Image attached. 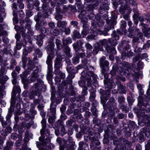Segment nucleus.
I'll use <instances>...</instances> for the list:
<instances>
[{
    "label": "nucleus",
    "instance_id": "1",
    "mask_svg": "<svg viewBox=\"0 0 150 150\" xmlns=\"http://www.w3.org/2000/svg\"><path fill=\"white\" fill-rule=\"evenodd\" d=\"M22 61L23 62L22 67L24 69H25L26 66L27 61L28 62L27 65V72L28 73L33 70V68L35 67L34 64V62L30 58H27L25 56H23Z\"/></svg>",
    "mask_w": 150,
    "mask_h": 150
},
{
    "label": "nucleus",
    "instance_id": "2",
    "mask_svg": "<svg viewBox=\"0 0 150 150\" xmlns=\"http://www.w3.org/2000/svg\"><path fill=\"white\" fill-rule=\"evenodd\" d=\"M39 68L37 66H35L33 68L34 71L31 74V76L29 78L28 77V81L29 83H31L33 82H35L36 80L38 81L39 80H41L38 78L39 75L38 74L39 71Z\"/></svg>",
    "mask_w": 150,
    "mask_h": 150
},
{
    "label": "nucleus",
    "instance_id": "3",
    "mask_svg": "<svg viewBox=\"0 0 150 150\" xmlns=\"http://www.w3.org/2000/svg\"><path fill=\"white\" fill-rule=\"evenodd\" d=\"M82 76L86 80H88L89 83H91V78L92 77L93 79L96 80L98 78L97 75L95 74L93 72L91 71L87 72L86 71H83L81 73Z\"/></svg>",
    "mask_w": 150,
    "mask_h": 150
},
{
    "label": "nucleus",
    "instance_id": "4",
    "mask_svg": "<svg viewBox=\"0 0 150 150\" xmlns=\"http://www.w3.org/2000/svg\"><path fill=\"white\" fill-rule=\"evenodd\" d=\"M52 105V103L51 104L50 109L48 111L49 113H51V115L49 116L48 119V122L50 124L54 122V120L56 119V107Z\"/></svg>",
    "mask_w": 150,
    "mask_h": 150
},
{
    "label": "nucleus",
    "instance_id": "5",
    "mask_svg": "<svg viewBox=\"0 0 150 150\" xmlns=\"http://www.w3.org/2000/svg\"><path fill=\"white\" fill-rule=\"evenodd\" d=\"M108 44V41H107L106 39H104L102 40H100L99 41L98 45L99 47H103V46H106V50L108 52L115 54L116 52L115 48L114 47H112V48L111 50H110L109 47L107 46Z\"/></svg>",
    "mask_w": 150,
    "mask_h": 150
},
{
    "label": "nucleus",
    "instance_id": "6",
    "mask_svg": "<svg viewBox=\"0 0 150 150\" xmlns=\"http://www.w3.org/2000/svg\"><path fill=\"white\" fill-rule=\"evenodd\" d=\"M107 24L105 26V29L106 31H108L112 28H114V25L116 24V21L114 19L106 20Z\"/></svg>",
    "mask_w": 150,
    "mask_h": 150
},
{
    "label": "nucleus",
    "instance_id": "7",
    "mask_svg": "<svg viewBox=\"0 0 150 150\" xmlns=\"http://www.w3.org/2000/svg\"><path fill=\"white\" fill-rule=\"evenodd\" d=\"M105 57H102L100 59V67L102 68V70L107 71L108 69L109 63L107 60H105Z\"/></svg>",
    "mask_w": 150,
    "mask_h": 150
},
{
    "label": "nucleus",
    "instance_id": "8",
    "mask_svg": "<svg viewBox=\"0 0 150 150\" xmlns=\"http://www.w3.org/2000/svg\"><path fill=\"white\" fill-rule=\"evenodd\" d=\"M103 50V48L102 47H99L98 45L94 47L92 51L91 52L87 51V56L90 57L93 55H95L97 54L99 50L102 51Z\"/></svg>",
    "mask_w": 150,
    "mask_h": 150
},
{
    "label": "nucleus",
    "instance_id": "9",
    "mask_svg": "<svg viewBox=\"0 0 150 150\" xmlns=\"http://www.w3.org/2000/svg\"><path fill=\"white\" fill-rule=\"evenodd\" d=\"M72 140L71 137H69V140L65 142V146L67 148V150H73V147L74 145V142Z\"/></svg>",
    "mask_w": 150,
    "mask_h": 150
},
{
    "label": "nucleus",
    "instance_id": "10",
    "mask_svg": "<svg viewBox=\"0 0 150 150\" xmlns=\"http://www.w3.org/2000/svg\"><path fill=\"white\" fill-rule=\"evenodd\" d=\"M62 57H59L56 58L54 61V68H61L62 66Z\"/></svg>",
    "mask_w": 150,
    "mask_h": 150
},
{
    "label": "nucleus",
    "instance_id": "11",
    "mask_svg": "<svg viewBox=\"0 0 150 150\" xmlns=\"http://www.w3.org/2000/svg\"><path fill=\"white\" fill-rule=\"evenodd\" d=\"M113 83V81L112 80H109L106 82H104L105 87L106 88H108L106 90V93H107L109 95L110 94V90L111 89Z\"/></svg>",
    "mask_w": 150,
    "mask_h": 150
},
{
    "label": "nucleus",
    "instance_id": "12",
    "mask_svg": "<svg viewBox=\"0 0 150 150\" xmlns=\"http://www.w3.org/2000/svg\"><path fill=\"white\" fill-rule=\"evenodd\" d=\"M67 84V81L66 80H63L62 82V84H60L59 85V86L58 87V93H59V94L60 95H63L62 94V92H63L64 90V87L65 86L66 87V88H67V87L66 86Z\"/></svg>",
    "mask_w": 150,
    "mask_h": 150
},
{
    "label": "nucleus",
    "instance_id": "13",
    "mask_svg": "<svg viewBox=\"0 0 150 150\" xmlns=\"http://www.w3.org/2000/svg\"><path fill=\"white\" fill-rule=\"evenodd\" d=\"M41 93V91H37L35 90H33L29 95V98L30 99H33L34 98L35 96L40 98L42 97Z\"/></svg>",
    "mask_w": 150,
    "mask_h": 150
},
{
    "label": "nucleus",
    "instance_id": "14",
    "mask_svg": "<svg viewBox=\"0 0 150 150\" xmlns=\"http://www.w3.org/2000/svg\"><path fill=\"white\" fill-rule=\"evenodd\" d=\"M41 93V91H37L35 90H33L29 95V98L30 99H33L34 98L35 96L40 98L42 97Z\"/></svg>",
    "mask_w": 150,
    "mask_h": 150
},
{
    "label": "nucleus",
    "instance_id": "15",
    "mask_svg": "<svg viewBox=\"0 0 150 150\" xmlns=\"http://www.w3.org/2000/svg\"><path fill=\"white\" fill-rule=\"evenodd\" d=\"M0 83L1 84L0 86V98H2L5 94V92L4 91V90L5 88L4 81L2 79H0Z\"/></svg>",
    "mask_w": 150,
    "mask_h": 150
},
{
    "label": "nucleus",
    "instance_id": "16",
    "mask_svg": "<svg viewBox=\"0 0 150 150\" xmlns=\"http://www.w3.org/2000/svg\"><path fill=\"white\" fill-rule=\"evenodd\" d=\"M43 84V81L41 80H39L37 82L35 83L32 87L33 90L37 91H41L40 89V85H42Z\"/></svg>",
    "mask_w": 150,
    "mask_h": 150
},
{
    "label": "nucleus",
    "instance_id": "17",
    "mask_svg": "<svg viewBox=\"0 0 150 150\" xmlns=\"http://www.w3.org/2000/svg\"><path fill=\"white\" fill-rule=\"evenodd\" d=\"M13 84L14 85L13 87V92L18 91L20 90L19 86L18 85V82L16 78L13 79L12 80Z\"/></svg>",
    "mask_w": 150,
    "mask_h": 150
},
{
    "label": "nucleus",
    "instance_id": "18",
    "mask_svg": "<svg viewBox=\"0 0 150 150\" xmlns=\"http://www.w3.org/2000/svg\"><path fill=\"white\" fill-rule=\"evenodd\" d=\"M36 107L35 105L32 103L30 105V113L32 114V116L31 118L32 119L34 118V115L37 114L36 111L34 109Z\"/></svg>",
    "mask_w": 150,
    "mask_h": 150
},
{
    "label": "nucleus",
    "instance_id": "19",
    "mask_svg": "<svg viewBox=\"0 0 150 150\" xmlns=\"http://www.w3.org/2000/svg\"><path fill=\"white\" fill-rule=\"evenodd\" d=\"M42 129L40 131L41 135H44L45 133V130L47 126L46 121L45 119H42L41 122Z\"/></svg>",
    "mask_w": 150,
    "mask_h": 150
},
{
    "label": "nucleus",
    "instance_id": "20",
    "mask_svg": "<svg viewBox=\"0 0 150 150\" xmlns=\"http://www.w3.org/2000/svg\"><path fill=\"white\" fill-rule=\"evenodd\" d=\"M117 84L118 85V89L122 93H125L127 91L125 86H123L121 84L120 82L117 81L116 82Z\"/></svg>",
    "mask_w": 150,
    "mask_h": 150
},
{
    "label": "nucleus",
    "instance_id": "21",
    "mask_svg": "<svg viewBox=\"0 0 150 150\" xmlns=\"http://www.w3.org/2000/svg\"><path fill=\"white\" fill-rule=\"evenodd\" d=\"M118 140L120 142H121L120 144L125 145L128 147H129L131 144L130 142H129L127 139L124 138H120Z\"/></svg>",
    "mask_w": 150,
    "mask_h": 150
},
{
    "label": "nucleus",
    "instance_id": "22",
    "mask_svg": "<svg viewBox=\"0 0 150 150\" xmlns=\"http://www.w3.org/2000/svg\"><path fill=\"white\" fill-rule=\"evenodd\" d=\"M0 121L1 122V124L3 127L5 128L7 125H10L11 124V120H8L4 121L1 118L0 119Z\"/></svg>",
    "mask_w": 150,
    "mask_h": 150
},
{
    "label": "nucleus",
    "instance_id": "23",
    "mask_svg": "<svg viewBox=\"0 0 150 150\" xmlns=\"http://www.w3.org/2000/svg\"><path fill=\"white\" fill-rule=\"evenodd\" d=\"M121 29L122 31V33L123 34H125L126 33V30L125 28L127 26V23L126 21H122L121 22Z\"/></svg>",
    "mask_w": 150,
    "mask_h": 150
},
{
    "label": "nucleus",
    "instance_id": "24",
    "mask_svg": "<svg viewBox=\"0 0 150 150\" xmlns=\"http://www.w3.org/2000/svg\"><path fill=\"white\" fill-rule=\"evenodd\" d=\"M54 49V47L53 44H49L47 47V52L49 54H52L53 53V50Z\"/></svg>",
    "mask_w": 150,
    "mask_h": 150
},
{
    "label": "nucleus",
    "instance_id": "25",
    "mask_svg": "<svg viewBox=\"0 0 150 150\" xmlns=\"http://www.w3.org/2000/svg\"><path fill=\"white\" fill-rule=\"evenodd\" d=\"M67 23L65 21H59L57 22V26L59 28H64L66 26Z\"/></svg>",
    "mask_w": 150,
    "mask_h": 150
},
{
    "label": "nucleus",
    "instance_id": "26",
    "mask_svg": "<svg viewBox=\"0 0 150 150\" xmlns=\"http://www.w3.org/2000/svg\"><path fill=\"white\" fill-rule=\"evenodd\" d=\"M108 43L110 44L112 46H115L117 44V41L115 38L109 39L108 41Z\"/></svg>",
    "mask_w": 150,
    "mask_h": 150
},
{
    "label": "nucleus",
    "instance_id": "27",
    "mask_svg": "<svg viewBox=\"0 0 150 150\" xmlns=\"http://www.w3.org/2000/svg\"><path fill=\"white\" fill-rule=\"evenodd\" d=\"M133 11L134 13V14L133 16V19L135 23L137 25L138 23L137 19L138 18V12L136 9H134Z\"/></svg>",
    "mask_w": 150,
    "mask_h": 150
},
{
    "label": "nucleus",
    "instance_id": "28",
    "mask_svg": "<svg viewBox=\"0 0 150 150\" xmlns=\"http://www.w3.org/2000/svg\"><path fill=\"white\" fill-rule=\"evenodd\" d=\"M119 106L120 108L122 110V111H124L125 112L128 111V108L127 106V105L125 104V103L121 104H119Z\"/></svg>",
    "mask_w": 150,
    "mask_h": 150
},
{
    "label": "nucleus",
    "instance_id": "29",
    "mask_svg": "<svg viewBox=\"0 0 150 150\" xmlns=\"http://www.w3.org/2000/svg\"><path fill=\"white\" fill-rule=\"evenodd\" d=\"M108 107L111 110H113L117 108V103L115 102L108 104Z\"/></svg>",
    "mask_w": 150,
    "mask_h": 150
},
{
    "label": "nucleus",
    "instance_id": "30",
    "mask_svg": "<svg viewBox=\"0 0 150 150\" xmlns=\"http://www.w3.org/2000/svg\"><path fill=\"white\" fill-rule=\"evenodd\" d=\"M13 144L12 142H8L6 143V146L4 148V150H9L13 146Z\"/></svg>",
    "mask_w": 150,
    "mask_h": 150
},
{
    "label": "nucleus",
    "instance_id": "31",
    "mask_svg": "<svg viewBox=\"0 0 150 150\" xmlns=\"http://www.w3.org/2000/svg\"><path fill=\"white\" fill-rule=\"evenodd\" d=\"M33 121H30L29 122L26 123H23L22 124L23 127V128L26 127L27 128H29L31 126L33 125Z\"/></svg>",
    "mask_w": 150,
    "mask_h": 150
},
{
    "label": "nucleus",
    "instance_id": "32",
    "mask_svg": "<svg viewBox=\"0 0 150 150\" xmlns=\"http://www.w3.org/2000/svg\"><path fill=\"white\" fill-rule=\"evenodd\" d=\"M70 49L67 46L65 47L64 48V52L66 53L67 55L69 57H71V55L70 54Z\"/></svg>",
    "mask_w": 150,
    "mask_h": 150
},
{
    "label": "nucleus",
    "instance_id": "33",
    "mask_svg": "<svg viewBox=\"0 0 150 150\" xmlns=\"http://www.w3.org/2000/svg\"><path fill=\"white\" fill-rule=\"evenodd\" d=\"M51 138L50 136L47 137L45 139H44L41 143L42 144L43 146H45L47 144L49 143L50 142Z\"/></svg>",
    "mask_w": 150,
    "mask_h": 150
},
{
    "label": "nucleus",
    "instance_id": "34",
    "mask_svg": "<svg viewBox=\"0 0 150 150\" xmlns=\"http://www.w3.org/2000/svg\"><path fill=\"white\" fill-rule=\"evenodd\" d=\"M55 43L58 49H60L62 47V42L60 40L57 39L56 40Z\"/></svg>",
    "mask_w": 150,
    "mask_h": 150
},
{
    "label": "nucleus",
    "instance_id": "35",
    "mask_svg": "<svg viewBox=\"0 0 150 150\" xmlns=\"http://www.w3.org/2000/svg\"><path fill=\"white\" fill-rule=\"evenodd\" d=\"M42 37V36H40L38 38L37 43L39 46L42 45L43 44Z\"/></svg>",
    "mask_w": 150,
    "mask_h": 150
},
{
    "label": "nucleus",
    "instance_id": "36",
    "mask_svg": "<svg viewBox=\"0 0 150 150\" xmlns=\"http://www.w3.org/2000/svg\"><path fill=\"white\" fill-rule=\"evenodd\" d=\"M148 104V102L147 100L143 101L142 100H138V104L139 105L141 106H146V105Z\"/></svg>",
    "mask_w": 150,
    "mask_h": 150
},
{
    "label": "nucleus",
    "instance_id": "37",
    "mask_svg": "<svg viewBox=\"0 0 150 150\" xmlns=\"http://www.w3.org/2000/svg\"><path fill=\"white\" fill-rule=\"evenodd\" d=\"M52 57L50 54H49L47 57L46 63L47 64H52Z\"/></svg>",
    "mask_w": 150,
    "mask_h": 150
},
{
    "label": "nucleus",
    "instance_id": "38",
    "mask_svg": "<svg viewBox=\"0 0 150 150\" xmlns=\"http://www.w3.org/2000/svg\"><path fill=\"white\" fill-rule=\"evenodd\" d=\"M91 111L92 112L93 115L96 117H97L98 115L97 114V111L96 107L94 106H93L91 108Z\"/></svg>",
    "mask_w": 150,
    "mask_h": 150
},
{
    "label": "nucleus",
    "instance_id": "39",
    "mask_svg": "<svg viewBox=\"0 0 150 150\" xmlns=\"http://www.w3.org/2000/svg\"><path fill=\"white\" fill-rule=\"evenodd\" d=\"M95 97L96 95L95 92L93 91L91 92L90 96L89 97L90 101H94Z\"/></svg>",
    "mask_w": 150,
    "mask_h": 150
},
{
    "label": "nucleus",
    "instance_id": "40",
    "mask_svg": "<svg viewBox=\"0 0 150 150\" xmlns=\"http://www.w3.org/2000/svg\"><path fill=\"white\" fill-rule=\"evenodd\" d=\"M73 46L76 51V52L79 51L80 49V47L78 43L77 42L73 44Z\"/></svg>",
    "mask_w": 150,
    "mask_h": 150
},
{
    "label": "nucleus",
    "instance_id": "41",
    "mask_svg": "<svg viewBox=\"0 0 150 150\" xmlns=\"http://www.w3.org/2000/svg\"><path fill=\"white\" fill-rule=\"evenodd\" d=\"M42 97H42L40 98L38 97V99H34L33 100L34 103H33L36 105L37 104H39L41 102Z\"/></svg>",
    "mask_w": 150,
    "mask_h": 150
},
{
    "label": "nucleus",
    "instance_id": "42",
    "mask_svg": "<svg viewBox=\"0 0 150 150\" xmlns=\"http://www.w3.org/2000/svg\"><path fill=\"white\" fill-rule=\"evenodd\" d=\"M144 120L145 122L147 124H149L150 121V116L147 115H145L144 117Z\"/></svg>",
    "mask_w": 150,
    "mask_h": 150
},
{
    "label": "nucleus",
    "instance_id": "43",
    "mask_svg": "<svg viewBox=\"0 0 150 150\" xmlns=\"http://www.w3.org/2000/svg\"><path fill=\"white\" fill-rule=\"evenodd\" d=\"M85 47L87 51L89 52L90 51H91L93 48L92 46L89 43H87L85 45Z\"/></svg>",
    "mask_w": 150,
    "mask_h": 150
},
{
    "label": "nucleus",
    "instance_id": "44",
    "mask_svg": "<svg viewBox=\"0 0 150 150\" xmlns=\"http://www.w3.org/2000/svg\"><path fill=\"white\" fill-rule=\"evenodd\" d=\"M76 54L77 57L79 58H83L85 56V54L84 52L79 53V51L76 52Z\"/></svg>",
    "mask_w": 150,
    "mask_h": 150
},
{
    "label": "nucleus",
    "instance_id": "45",
    "mask_svg": "<svg viewBox=\"0 0 150 150\" xmlns=\"http://www.w3.org/2000/svg\"><path fill=\"white\" fill-rule=\"evenodd\" d=\"M125 99L122 96H119L118 98V101L119 103V104L124 103H125Z\"/></svg>",
    "mask_w": 150,
    "mask_h": 150
},
{
    "label": "nucleus",
    "instance_id": "46",
    "mask_svg": "<svg viewBox=\"0 0 150 150\" xmlns=\"http://www.w3.org/2000/svg\"><path fill=\"white\" fill-rule=\"evenodd\" d=\"M11 64L10 67L13 69L14 67V66L17 64V62L16 60L13 58H12L11 60Z\"/></svg>",
    "mask_w": 150,
    "mask_h": 150
},
{
    "label": "nucleus",
    "instance_id": "47",
    "mask_svg": "<svg viewBox=\"0 0 150 150\" xmlns=\"http://www.w3.org/2000/svg\"><path fill=\"white\" fill-rule=\"evenodd\" d=\"M105 71L102 70V72L104 74L103 75L104 78V82H105L108 80V79L109 77V74L107 73H105Z\"/></svg>",
    "mask_w": 150,
    "mask_h": 150
},
{
    "label": "nucleus",
    "instance_id": "48",
    "mask_svg": "<svg viewBox=\"0 0 150 150\" xmlns=\"http://www.w3.org/2000/svg\"><path fill=\"white\" fill-rule=\"evenodd\" d=\"M78 57H74L72 58L73 63L74 64H76L79 63V59Z\"/></svg>",
    "mask_w": 150,
    "mask_h": 150
},
{
    "label": "nucleus",
    "instance_id": "49",
    "mask_svg": "<svg viewBox=\"0 0 150 150\" xmlns=\"http://www.w3.org/2000/svg\"><path fill=\"white\" fill-rule=\"evenodd\" d=\"M42 25V24L41 21L37 22L36 24V29L37 30H39L40 29V27Z\"/></svg>",
    "mask_w": 150,
    "mask_h": 150
},
{
    "label": "nucleus",
    "instance_id": "50",
    "mask_svg": "<svg viewBox=\"0 0 150 150\" xmlns=\"http://www.w3.org/2000/svg\"><path fill=\"white\" fill-rule=\"evenodd\" d=\"M35 53L38 55V57L39 58L41 57L42 56V52L39 49L37 48L35 50Z\"/></svg>",
    "mask_w": 150,
    "mask_h": 150
},
{
    "label": "nucleus",
    "instance_id": "51",
    "mask_svg": "<svg viewBox=\"0 0 150 150\" xmlns=\"http://www.w3.org/2000/svg\"><path fill=\"white\" fill-rule=\"evenodd\" d=\"M72 64L67 65V70L68 73H71L73 70Z\"/></svg>",
    "mask_w": 150,
    "mask_h": 150
},
{
    "label": "nucleus",
    "instance_id": "52",
    "mask_svg": "<svg viewBox=\"0 0 150 150\" xmlns=\"http://www.w3.org/2000/svg\"><path fill=\"white\" fill-rule=\"evenodd\" d=\"M15 96V95H13L11 96V105H15L16 103Z\"/></svg>",
    "mask_w": 150,
    "mask_h": 150
},
{
    "label": "nucleus",
    "instance_id": "53",
    "mask_svg": "<svg viewBox=\"0 0 150 150\" xmlns=\"http://www.w3.org/2000/svg\"><path fill=\"white\" fill-rule=\"evenodd\" d=\"M22 81L24 85H27L29 83L28 81V79H27L26 77H23L22 78Z\"/></svg>",
    "mask_w": 150,
    "mask_h": 150
},
{
    "label": "nucleus",
    "instance_id": "54",
    "mask_svg": "<svg viewBox=\"0 0 150 150\" xmlns=\"http://www.w3.org/2000/svg\"><path fill=\"white\" fill-rule=\"evenodd\" d=\"M41 1L43 3V4L42 5V8L44 11L46 10V8L47 7V5L46 4V3L47 0H41Z\"/></svg>",
    "mask_w": 150,
    "mask_h": 150
},
{
    "label": "nucleus",
    "instance_id": "55",
    "mask_svg": "<svg viewBox=\"0 0 150 150\" xmlns=\"http://www.w3.org/2000/svg\"><path fill=\"white\" fill-rule=\"evenodd\" d=\"M7 71L6 69L4 67H1L0 69V72L1 74L3 75L5 74Z\"/></svg>",
    "mask_w": 150,
    "mask_h": 150
},
{
    "label": "nucleus",
    "instance_id": "56",
    "mask_svg": "<svg viewBox=\"0 0 150 150\" xmlns=\"http://www.w3.org/2000/svg\"><path fill=\"white\" fill-rule=\"evenodd\" d=\"M52 71H48L47 75V79L50 80L52 77Z\"/></svg>",
    "mask_w": 150,
    "mask_h": 150
},
{
    "label": "nucleus",
    "instance_id": "57",
    "mask_svg": "<svg viewBox=\"0 0 150 150\" xmlns=\"http://www.w3.org/2000/svg\"><path fill=\"white\" fill-rule=\"evenodd\" d=\"M86 29V30H83L81 34L83 38L85 37L89 32V30H87V29Z\"/></svg>",
    "mask_w": 150,
    "mask_h": 150
},
{
    "label": "nucleus",
    "instance_id": "58",
    "mask_svg": "<svg viewBox=\"0 0 150 150\" xmlns=\"http://www.w3.org/2000/svg\"><path fill=\"white\" fill-rule=\"evenodd\" d=\"M126 8L125 6H121L119 9L120 12L124 14L125 12Z\"/></svg>",
    "mask_w": 150,
    "mask_h": 150
},
{
    "label": "nucleus",
    "instance_id": "59",
    "mask_svg": "<svg viewBox=\"0 0 150 150\" xmlns=\"http://www.w3.org/2000/svg\"><path fill=\"white\" fill-rule=\"evenodd\" d=\"M78 24V23L76 21H73L71 22V24L73 25L76 29L78 28L77 25Z\"/></svg>",
    "mask_w": 150,
    "mask_h": 150
},
{
    "label": "nucleus",
    "instance_id": "60",
    "mask_svg": "<svg viewBox=\"0 0 150 150\" xmlns=\"http://www.w3.org/2000/svg\"><path fill=\"white\" fill-rule=\"evenodd\" d=\"M129 127H131V129H133L136 127L135 122L134 121H131L129 122Z\"/></svg>",
    "mask_w": 150,
    "mask_h": 150
},
{
    "label": "nucleus",
    "instance_id": "61",
    "mask_svg": "<svg viewBox=\"0 0 150 150\" xmlns=\"http://www.w3.org/2000/svg\"><path fill=\"white\" fill-rule=\"evenodd\" d=\"M18 13L20 17L23 18L25 16V13L22 10H19L18 12Z\"/></svg>",
    "mask_w": 150,
    "mask_h": 150
},
{
    "label": "nucleus",
    "instance_id": "62",
    "mask_svg": "<svg viewBox=\"0 0 150 150\" xmlns=\"http://www.w3.org/2000/svg\"><path fill=\"white\" fill-rule=\"evenodd\" d=\"M141 25L142 27L144 28H142L143 32L144 33H145L147 31L146 30L147 27V25H146L145 24H144L143 23H141Z\"/></svg>",
    "mask_w": 150,
    "mask_h": 150
},
{
    "label": "nucleus",
    "instance_id": "63",
    "mask_svg": "<svg viewBox=\"0 0 150 150\" xmlns=\"http://www.w3.org/2000/svg\"><path fill=\"white\" fill-rule=\"evenodd\" d=\"M49 28H46L45 27L42 28L40 29V31L42 33H46L47 32V31H49Z\"/></svg>",
    "mask_w": 150,
    "mask_h": 150
},
{
    "label": "nucleus",
    "instance_id": "64",
    "mask_svg": "<svg viewBox=\"0 0 150 150\" xmlns=\"http://www.w3.org/2000/svg\"><path fill=\"white\" fill-rule=\"evenodd\" d=\"M44 106L43 104H39L37 106V108L40 111V112L44 111L43 108Z\"/></svg>",
    "mask_w": 150,
    "mask_h": 150
}]
</instances>
